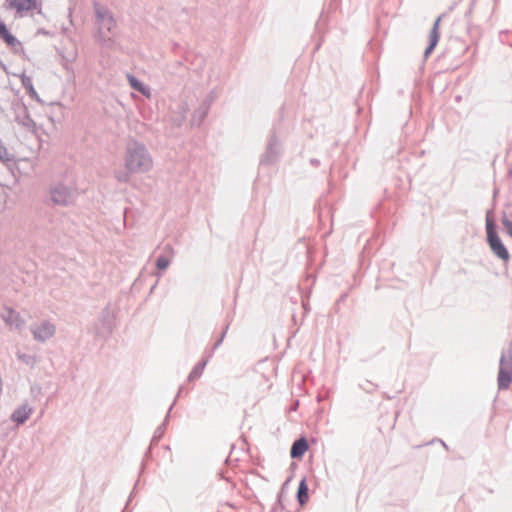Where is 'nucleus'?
I'll return each instance as SVG.
<instances>
[{
  "instance_id": "nucleus-20",
  "label": "nucleus",
  "mask_w": 512,
  "mask_h": 512,
  "mask_svg": "<svg viewBox=\"0 0 512 512\" xmlns=\"http://www.w3.org/2000/svg\"><path fill=\"white\" fill-rule=\"evenodd\" d=\"M30 393L34 399H37L43 394L42 386L39 383L32 384L30 387Z\"/></svg>"
},
{
  "instance_id": "nucleus-25",
  "label": "nucleus",
  "mask_w": 512,
  "mask_h": 512,
  "mask_svg": "<svg viewBox=\"0 0 512 512\" xmlns=\"http://www.w3.org/2000/svg\"><path fill=\"white\" fill-rule=\"evenodd\" d=\"M179 109H180V112H181V116H180V118H179V119L175 120V122H176V124H177V125H180V124L184 121V119H185V117H186V113L188 112V107H187V105H181V106L179 107Z\"/></svg>"
},
{
  "instance_id": "nucleus-24",
  "label": "nucleus",
  "mask_w": 512,
  "mask_h": 512,
  "mask_svg": "<svg viewBox=\"0 0 512 512\" xmlns=\"http://www.w3.org/2000/svg\"><path fill=\"white\" fill-rule=\"evenodd\" d=\"M2 39L5 40V42L10 46H15L19 44V41L9 32Z\"/></svg>"
},
{
  "instance_id": "nucleus-11",
  "label": "nucleus",
  "mask_w": 512,
  "mask_h": 512,
  "mask_svg": "<svg viewBox=\"0 0 512 512\" xmlns=\"http://www.w3.org/2000/svg\"><path fill=\"white\" fill-rule=\"evenodd\" d=\"M441 21V16H439L436 21L434 22V25L432 27V30L429 34V45L425 49L424 55L425 57H428L433 49L436 47L438 41H439V25Z\"/></svg>"
},
{
  "instance_id": "nucleus-10",
  "label": "nucleus",
  "mask_w": 512,
  "mask_h": 512,
  "mask_svg": "<svg viewBox=\"0 0 512 512\" xmlns=\"http://www.w3.org/2000/svg\"><path fill=\"white\" fill-rule=\"evenodd\" d=\"M1 319L11 328H20L23 324V321L15 310L8 306H4L0 313Z\"/></svg>"
},
{
  "instance_id": "nucleus-4",
  "label": "nucleus",
  "mask_w": 512,
  "mask_h": 512,
  "mask_svg": "<svg viewBox=\"0 0 512 512\" xmlns=\"http://www.w3.org/2000/svg\"><path fill=\"white\" fill-rule=\"evenodd\" d=\"M76 193L72 186L58 183L51 188V200L57 205H69L75 199Z\"/></svg>"
},
{
  "instance_id": "nucleus-15",
  "label": "nucleus",
  "mask_w": 512,
  "mask_h": 512,
  "mask_svg": "<svg viewBox=\"0 0 512 512\" xmlns=\"http://www.w3.org/2000/svg\"><path fill=\"white\" fill-rule=\"evenodd\" d=\"M20 79H21L22 86L25 88L27 94L32 99H35L36 101H40V97L33 86L32 79L25 74H22L20 76Z\"/></svg>"
},
{
  "instance_id": "nucleus-1",
  "label": "nucleus",
  "mask_w": 512,
  "mask_h": 512,
  "mask_svg": "<svg viewBox=\"0 0 512 512\" xmlns=\"http://www.w3.org/2000/svg\"><path fill=\"white\" fill-rule=\"evenodd\" d=\"M125 166L130 173H146L152 168L153 161L143 144L131 140L126 146Z\"/></svg>"
},
{
  "instance_id": "nucleus-7",
  "label": "nucleus",
  "mask_w": 512,
  "mask_h": 512,
  "mask_svg": "<svg viewBox=\"0 0 512 512\" xmlns=\"http://www.w3.org/2000/svg\"><path fill=\"white\" fill-rule=\"evenodd\" d=\"M113 328L114 315L110 310L106 309L101 313V315L98 318V321L95 326L96 333L101 337H105L111 334Z\"/></svg>"
},
{
  "instance_id": "nucleus-6",
  "label": "nucleus",
  "mask_w": 512,
  "mask_h": 512,
  "mask_svg": "<svg viewBox=\"0 0 512 512\" xmlns=\"http://www.w3.org/2000/svg\"><path fill=\"white\" fill-rule=\"evenodd\" d=\"M56 327L53 323L43 321L31 327V333L35 340L44 342L54 336Z\"/></svg>"
},
{
  "instance_id": "nucleus-28",
  "label": "nucleus",
  "mask_w": 512,
  "mask_h": 512,
  "mask_svg": "<svg viewBox=\"0 0 512 512\" xmlns=\"http://www.w3.org/2000/svg\"><path fill=\"white\" fill-rule=\"evenodd\" d=\"M220 340H222V338H221ZM220 342H221V341L217 342V343H216V345H215V347L219 346Z\"/></svg>"
},
{
  "instance_id": "nucleus-2",
  "label": "nucleus",
  "mask_w": 512,
  "mask_h": 512,
  "mask_svg": "<svg viewBox=\"0 0 512 512\" xmlns=\"http://www.w3.org/2000/svg\"><path fill=\"white\" fill-rule=\"evenodd\" d=\"M93 7L97 27L95 37L102 44L109 45L116 27V21L107 7L97 2H94Z\"/></svg>"
},
{
  "instance_id": "nucleus-27",
  "label": "nucleus",
  "mask_w": 512,
  "mask_h": 512,
  "mask_svg": "<svg viewBox=\"0 0 512 512\" xmlns=\"http://www.w3.org/2000/svg\"><path fill=\"white\" fill-rule=\"evenodd\" d=\"M117 179L121 182L128 181V174L127 173H119L116 175Z\"/></svg>"
},
{
  "instance_id": "nucleus-3",
  "label": "nucleus",
  "mask_w": 512,
  "mask_h": 512,
  "mask_svg": "<svg viewBox=\"0 0 512 512\" xmlns=\"http://www.w3.org/2000/svg\"><path fill=\"white\" fill-rule=\"evenodd\" d=\"M512 381V341L508 351L500 358L498 374V387L500 390L507 389Z\"/></svg>"
},
{
  "instance_id": "nucleus-17",
  "label": "nucleus",
  "mask_w": 512,
  "mask_h": 512,
  "mask_svg": "<svg viewBox=\"0 0 512 512\" xmlns=\"http://www.w3.org/2000/svg\"><path fill=\"white\" fill-rule=\"evenodd\" d=\"M17 359L30 368H34L39 362V359L35 354H29L20 351L17 352Z\"/></svg>"
},
{
  "instance_id": "nucleus-9",
  "label": "nucleus",
  "mask_w": 512,
  "mask_h": 512,
  "mask_svg": "<svg viewBox=\"0 0 512 512\" xmlns=\"http://www.w3.org/2000/svg\"><path fill=\"white\" fill-rule=\"evenodd\" d=\"M491 251L501 260L508 261L510 258L509 252L502 243L497 234H492L487 238Z\"/></svg>"
},
{
  "instance_id": "nucleus-18",
  "label": "nucleus",
  "mask_w": 512,
  "mask_h": 512,
  "mask_svg": "<svg viewBox=\"0 0 512 512\" xmlns=\"http://www.w3.org/2000/svg\"><path fill=\"white\" fill-rule=\"evenodd\" d=\"M297 499L301 505L305 504L308 500V486L306 484L305 479H302L299 484L298 492H297Z\"/></svg>"
},
{
  "instance_id": "nucleus-22",
  "label": "nucleus",
  "mask_w": 512,
  "mask_h": 512,
  "mask_svg": "<svg viewBox=\"0 0 512 512\" xmlns=\"http://www.w3.org/2000/svg\"><path fill=\"white\" fill-rule=\"evenodd\" d=\"M170 264V260L165 257H159L156 261V266L160 270H165L168 268Z\"/></svg>"
},
{
  "instance_id": "nucleus-13",
  "label": "nucleus",
  "mask_w": 512,
  "mask_h": 512,
  "mask_svg": "<svg viewBox=\"0 0 512 512\" xmlns=\"http://www.w3.org/2000/svg\"><path fill=\"white\" fill-rule=\"evenodd\" d=\"M308 444L304 438L295 441L291 447L290 455L292 458H300L307 451Z\"/></svg>"
},
{
  "instance_id": "nucleus-23",
  "label": "nucleus",
  "mask_w": 512,
  "mask_h": 512,
  "mask_svg": "<svg viewBox=\"0 0 512 512\" xmlns=\"http://www.w3.org/2000/svg\"><path fill=\"white\" fill-rule=\"evenodd\" d=\"M486 232H487V238L490 237L492 234H497L494 228V223L489 217L486 219Z\"/></svg>"
},
{
  "instance_id": "nucleus-14",
  "label": "nucleus",
  "mask_w": 512,
  "mask_h": 512,
  "mask_svg": "<svg viewBox=\"0 0 512 512\" xmlns=\"http://www.w3.org/2000/svg\"><path fill=\"white\" fill-rule=\"evenodd\" d=\"M278 143L275 138H272L268 144L267 150L263 156L262 161L271 163L278 155Z\"/></svg>"
},
{
  "instance_id": "nucleus-21",
  "label": "nucleus",
  "mask_w": 512,
  "mask_h": 512,
  "mask_svg": "<svg viewBox=\"0 0 512 512\" xmlns=\"http://www.w3.org/2000/svg\"><path fill=\"white\" fill-rule=\"evenodd\" d=\"M501 223L504 226L508 235L512 237V220H510L506 215H504L501 219Z\"/></svg>"
},
{
  "instance_id": "nucleus-26",
  "label": "nucleus",
  "mask_w": 512,
  "mask_h": 512,
  "mask_svg": "<svg viewBox=\"0 0 512 512\" xmlns=\"http://www.w3.org/2000/svg\"><path fill=\"white\" fill-rule=\"evenodd\" d=\"M8 32L6 25L0 21V38L2 39Z\"/></svg>"
},
{
  "instance_id": "nucleus-8",
  "label": "nucleus",
  "mask_w": 512,
  "mask_h": 512,
  "mask_svg": "<svg viewBox=\"0 0 512 512\" xmlns=\"http://www.w3.org/2000/svg\"><path fill=\"white\" fill-rule=\"evenodd\" d=\"M7 8L15 10L22 17L29 11L39 8L37 0H5Z\"/></svg>"
},
{
  "instance_id": "nucleus-5",
  "label": "nucleus",
  "mask_w": 512,
  "mask_h": 512,
  "mask_svg": "<svg viewBox=\"0 0 512 512\" xmlns=\"http://www.w3.org/2000/svg\"><path fill=\"white\" fill-rule=\"evenodd\" d=\"M34 412V407L25 400L18 405L10 415V420L17 426L26 423Z\"/></svg>"
},
{
  "instance_id": "nucleus-12",
  "label": "nucleus",
  "mask_w": 512,
  "mask_h": 512,
  "mask_svg": "<svg viewBox=\"0 0 512 512\" xmlns=\"http://www.w3.org/2000/svg\"><path fill=\"white\" fill-rule=\"evenodd\" d=\"M127 80L131 88L138 91L147 98L151 97V90L148 86L138 80L135 76L127 74Z\"/></svg>"
},
{
  "instance_id": "nucleus-16",
  "label": "nucleus",
  "mask_w": 512,
  "mask_h": 512,
  "mask_svg": "<svg viewBox=\"0 0 512 512\" xmlns=\"http://www.w3.org/2000/svg\"><path fill=\"white\" fill-rule=\"evenodd\" d=\"M208 109H209V104L206 102L203 103L199 107V109L194 112L192 120H191V124L195 125V126H199L202 123V121L204 120V118L206 117V115L208 113Z\"/></svg>"
},
{
  "instance_id": "nucleus-19",
  "label": "nucleus",
  "mask_w": 512,
  "mask_h": 512,
  "mask_svg": "<svg viewBox=\"0 0 512 512\" xmlns=\"http://www.w3.org/2000/svg\"><path fill=\"white\" fill-rule=\"evenodd\" d=\"M206 364H207V361L204 360L202 362H199L197 365H195V367L193 368V370L191 371V373L188 376V380L193 381V380L199 378L201 376Z\"/></svg>"
}]
</instances>
